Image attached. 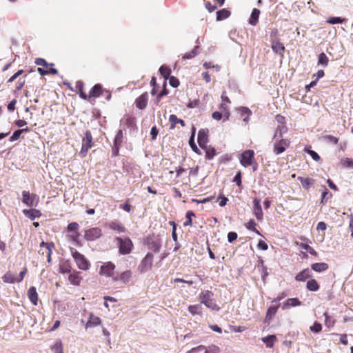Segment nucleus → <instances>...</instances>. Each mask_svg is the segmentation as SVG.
<instances>
[{"instance_id":"nucleus-44","label":"nucleus","mask_w":353,"mask_h":353,"mask_svg":"<svg viewBox=\"0 0 353 353\" xmlns=\"http://www.w3.org/2000/svg\"><path fill=\"white\" fill-rule=\"evenodd\" d=\"M345 21V19H342L338 17H330L327 22L330 24H337V23H343Z\"/></svg>"},{"instance_id":"nucleus-13","label":"nucleus","mask_w":353,"mask_h":353,"mask_svg":"<svg viewBox=\"0 0 353 353\" xmlns=\"http://www.w3.org/2000/svg\"><path fill=\"white\" fill-rule=\"evenodd\" d=\"M115 265L111 262H108L101 268V274H105L108 277L113 276V271Z\"/></svg>"},{"instance_id":"nucleus-49","label":"nucleus","mask_w":353,"mask_h":353,"mask_svg":"<svg viewBox=\"0 0 353 353\" xmlns=\"http://www.w3.org/2000/svg\"><path fill=\"white\" fill-rule=\"evenodd\" d=\"M310 330L315 333H319L322 330V325L318 322H315L312 326L310 327Z\"/></svg>"},{"instance_id":"nucleus-29","label":"nucleus","mask_w":353,"mask_h":353,"mask_svg":"<svg viewBox=\"0 0 353 353\" xmlns=\"http://www.w3.org/2000/svg\"><path fill=\"white\" fill-rule=\"evenodd\" d=\"M230 15V12L226 9H221L216 12V20L221 21L227 19Z\"/></svg>"},{"instance_id":"nucleus-25","label":"nucleus","mask_w":353,"mask_h":353,"mask_svg":"<svg viewBox=\"0 0 353 353\" xmlns=\"http://www.w3.org/2000/svg\"><path fill=\"white\" fill-rule=\"evenodd\" d=\"M301 302L297 298H290L288 299L283 306V308L284 309L285 307H295L301 305Z\"/></svg>"},{"instance_id":"nucleus-39","label":"nucleus","mask_w":353,"mask_h":353,"mask_svg":"<svg viewBox=\"0 0 353 353\" xmlns=\"http://www.w3.org/2000/svg\"><path fill=\"white\" fill-rule=\"evenodd\" d=\"M199 48V46H195L191 52H190L188 53H185L183 56V59H190L192 58H194L198 54Z\"/></svg>"},{"instance_id":"nucleus-38","label":"nucleus","mask_w":353,"mask_h":353,"mask_svg":"<svg viewBox=\"0 0 353 353\" xmlns=\"http://www.w3.org/2000/svg\"><path fill=\"white\" fill-rule=\"evenodd\" d=\"M54 353H63V345L61 341H57L52 347Z\"/></svg>"},{"instance_id":"nucleus-57","label":"nucleus","mask_w":353,"mask_h":353,"mask_svg":"<svg viewBox=\"0 0 353 353\" xmlns=\"http://www.w3.org/2000/svg\"><path fill=\"white\" fill-rule=\"evenodd\" d=\"M26 272H27L26 268H23V270L19 273V276H16V282L17 283L21 282L23 279L24 276L26 274Z\"/></svg>"},{"instance_id":"nucleus-4","label":"nucleus","mask_w":353,"mask_h":353,"mask_svg":"<svg viewBox=\"0 0 353 353\" xmlns=\"http://www.w3.org/2000/svg\"><path fill=\"white\" fill-rule=\"evenodd\" d=\"M71 254L79 269L87 270L89 268L90 263L83 254L74 249L71 250Z\"/></svg>"},{"instance_id":"nucleus-10","label":"nucleus","mask_w":353,"mask_h":353,"mask_svg":"<svg viewBox=\"0 0 353 353\" xmlns=\"http://www.w3.org/2000/svg\"><path fill=\"white\" fill-rule=\"evenodd\" d=\"M253 213L255 215L256 219L259 221H261L263 220V213L260 200L257 198H254L253 200Z\"/></svg>"},{"instance_id":"nucleus-28","label":"nucleus","mask_w":353,"mask_h":353,"mask_svg":"<svg viewBox=\"0 0 353 353\" xmlns=\"http://www.w3.org/2000/svg\"><path fill=\"white\" fill-rule=\"evenodd\" d=\"M194 135H195V128H193V131H192V135L190 138V140H189V145L190 146V148H192V150L199 154H201V151L199 150V149L197 148L195 142H194Z\"/></svg>"},{"instance_id":"nucleus-31","label":"nucleus","mask_w":353,"mask_h":353,"mask_svg":"<svg viewBox=\"0 0 353 353\" xmlns=\"http://www.w3.org/2000/svg\"><path fill=\"white\" fill-rule=\"evenodd\" d=\"M40 247H46V249L47 250V254H48V262L50 263L51 261V254H52V248L54 247V245L52 243H45L41 242Z\"/></svg>"},{"instance_id":"nucleus-53","label":"nucleus","mask_w":353,"mask_h":353,"mask_svg":"<svg viewBox=\"0 0 353 353\" xmlns=\"http://www.w3.org/2000/svg\"><path fill=\"white\" fill-rule=\"evenodd\" d=\"M343 165L349 168H353V159L345 158L343 160Z\"/></svg>"},{"instance_id":"nucleus-19","label":"nucleus","mask_w":353,"mask_h":353,"mask_svg":"<svg viewBox=\"0 0 353 353\" xmlns=\"http://www.w3.org/2000/svg\"><path fill=\"white\" fill-rule=\"evenodd\" d=\"M100 323L101 319L99 317L94 316L92 314H90L89 319L86 323V328L97 326Z\"/></svg>"},{"instance_id":"nucleus-21","label":"nucleus","mask_w":353,"mask_h":353,"mask_svg":"<svg viewBox=\"0 0 353 353\" xmlns=\"http://www.w3.org/2000/svg\"><path fill=\"white\" fill-rule=\"evenodd\" d=\"M102 93V86L100 84L94 85L92 89L90 90L89 97H99Z\"/></svg>"},{"instance_id":"nucleus-30","label":"nucleus","mask_w":353,"mask_h":353,"mask_svg":"<svg viewBox=\"0 0 353 353\" xmlns=\"http://www.w3.org/2000/svg\"><path fill=\"white\" fill-rule=\"evenodd\" d=\"M306 288L310 291L316 292L319 289V285L316 280L310 279L307 282Z\"/></svg>"},{"instance_id":"nucleus-60","label":"nucleus","mask_w":353,"mask_h":353,"mask_svg":"<svg viewBox=\"0 0 353 353\" xmlns=\"http://www.w3.org/2000/svg\"><path fill=\"white\" fill-rule=\"evenodd\" d=\"M237 239V234L234 232H230L228 234V240L230 243L233 242Z\"/></svg>"},{"instance_id":"nucleus-16","label":"nucleus","mask_w":353,"mask_h":353,"mask_svg":"<svg viewBox=\"0 0 353 353\" xmlns=\"http://www.w3.org/2000/svg\"><path fill=\"white\" fill-rule=\"evenodd\" d=\"M23 212L26 216L31 220H34L36 218H38L41 215V212L36 209L23 210Z\"/></svg>"},{"instance_id":"nucleus-41","label":"nucleus","mask_w":353,"mask_h":353,"mask_svg":"<svg viewBox=\"0 0 353 353\" xmlns=\"http://www.w3.org/2000/svg\"><path fill=\"white\" fill-rule=\"evenodd\" d=\"M194 213L192 211H188L185 214L187 220L183 223L184 226H189L192 225V218L194 216Z\"/></svg>"},{"instance_id":"nucleus-33","label":"nucleus","mask_w":353,"mask_h":353,"mask_svg":"<svg viewBox=\"0 0 353 353\" xmlns=\"http://www.w3.org/2000/svg\"><path fill=\"white\" fill-rule=\"evenodd\" d=\"M205 150V157L206 158L209 159H212L215 154H216V150L213 147H208L207 145H205L204 148H203Z\"/></svg>"},{"instance_id":"nucleus-37","label":"nucleus","mask_w":353,"mask_h":353,"mask_svg":"<svg viewBox=\"0 0 353 353\" xmlns=\"http://www.w3.org/2000/svg\"><path fill=\"white\" fill-rule=\"evenodd\" d=\"M2 279H3V282H5V283H17L16 282V276L10 273H6V274H4L2 277Z\"/></svg>"},{"instance_id":"nucleus-54","label":"nucleus","mask_w":353,"mask_h":353,"mask_svg":"<svg viewBox=\"0 0 353 353\" xmlns=\"http://www.w3.org/2000/svg\"><path fill=\"white\" fill-rule=\"evenodd\" d=\"M311 156V157L316 161L320 160V156L314 150H305Z\"/></svg>"},{"instance_id":"nucleus-5","label":"nucleus","mask_w":353,"mask_h":353,"mask_svg":"<svg viewBox=\"0 0 353 353\" xmlns=\"http://www.w3.org/2000/svg\"><path fill=\"white\" fill-rule=\"evenodd\" d=\"M273 145V152L276 155H279L284 152L290 147V141L288 139H274Z\"/></svg>"},{"instance_id":"nucleus-34","label":"nucleus","mask_w":353,"mask_h":353,"mask_svg":"<svg viewBox=\"0 0 353 353\" xmlns=\"http://www.w3.org/2000/svg\"><path fill=\"white\" fill-rule=\"evenodd\" d=\"M188 311L192 314H201L202 311V306L201 304L190 305L188 307Z\"/></svg>"},{"instance_id":"nucleus-55","label":"nucleus","mask_w":353,"mask_h":353,"mask_svg":"<svg viewBox=\"0 0 353 353\" xmlns=\"http://www.w3.org/2000/svg\"><path fill=\"white\" fill-rule=\"evenodd\" d=\"M21 134V132L19 131V130L14 131V133L12 134V135L9 139L10 141L12 142V141L18 140L19 139Z\"/></svg>"},{"instance_id":"nucleus-42","label":"nucleus","mask_w":353,"mask_h":353,"mask_svg":"<svg viewBox=\"0 0 353 353\" xmlns=\"http://www.w3.org/2000/svg\"><path fill=\"white\" fill-rule=\"evenodd\" d=\"M245 226H246L247 229L256 232L259 235H261V233L259 232V231L256 228V223L254 222V220H250L245 224Z\"/></svg>"},{"instance_id":"nucleus-62","label":"nucleus","mask_w":353,"mask_h":353,"mask_svg":"<svg viewBox=\"0 0 353 353\" xmlns=\"http://www.w3.org/2000/svg\"><path fill=\"white\" fill-rule=\"evenodd\" d=\"M205 6V8L208 9V10L210 12H212L214 11L216 9V6L212 5L211 3L209 2V1L206 2Z\"/></svg>"},{"instance_id":"nucleus-1","label":"nucleus","mask_w":353,"mask_h":353,"mask_svg":"<svg viewBox=\"0 0 353 353\" xmlns=\"http://www.w3.org/2000/svg\"><path fill=\"white\" fill-rule=\"evenodd\" d=\"M201 303L204 304L212 310L219 311L220 307L216 303L214 293L210 290H204L199 294Z\"/></svg>"},{"instance_id":"nucleus-2","label":"nucleus","mask_w":353,"mask_h":353,"mask_svg":"<svg viewBox=\"0 0 353 353\" xmlns=\"http://www.w3.org/2000/svg\"><path fill=\"white\" fill-rule=\"evenodd\" d=\"M115 240L118 243L121 254H128L132 252L133 243L129 238L117 237Z\"/></svg>"},{"instance_id":"nucleus-9","label":"nucleus","mask_w":353,"mask_h":353,"mask_svg":"<svg viewBox=\"0 0 353 353\" xmlns=\"http://www.w3.org/2000/svg\"><path fill=\"white\" fill-rule=\"evenodd\" d=\"M22 195L23 203L29 207L35 205V202L37 203L39 201V197L36 194H30L29 192L23 191Z\"/></svg>"},{"instance_id":"nucleus-51","label":"nucleus","mask_w":353,"mask_h":353,"mask_svg":"<svg viewBox=\"0 0 353 353\" xmlns=\"http://www.w3.org/2000/svg\"><path fill=\"white\" fill-rule=\"evenodd\" d=\"M205 353H219V348L216 345H210L204 349Z\"/></svg>"},{"instance_id":"nucleus-46","label":"nucleus","mask_w":353,"mask_h":353,"mask_svg":"<svg viewBox=\"0 0 353 353\" xmlns=\"http://www.w3.org/2000/svg\"><path fill=\"white\" fill-rule=\"evenodd\" d=\"M148 246L150 250H152L154 252H159L161 248V244L159 241H152L148 243Z\"/></svg>"},{"instance_id":"nucleus-61","label":"nucleus","mask_w":353,"mask_h":353,"mask_svg":"<svg viewBox=\"0 0 353 353\" xmlns=\"http://www.w3.org/2000/svg\"><path fill=\"white\" fill-rule=\"evenodd\" d=\"M23 70H18L14 74H13L8 81L9 83L13 82L19 75L23 73Z\"/></svg>"},{"instance_id":"nucleus-50","label":"nucleus","mask_w":353,"mask_h":353,"mask_svg":"<svg viewBox=\"0 0 353 353\" xmlns=\"http://www.w3.org/2000/svg\"><path fill=\"white\" fill-rule=\"evenodd\" d=\"M302 247V248H303L305 250H306L307 252H308L310 254L312 255H314V256H316L317 255V253L309 245L307 244H301V245Z\"/></svg>"},{"instance_id":"nucleus-36","label":"nucleus","mask_w":353,"mask_h":353,"mask_svg":"<svg viewBox=\"0 0 353 353\" xmlns=\"http://www.w3.org/2000/svg\"><path fill=\"white\" fill-rule=\"evenodd\" d=\"M159 72L166 80L169 78L171 71L170 69H169L168 67L161 65L159 68Z\"/></svg>"},{"instance_id":"nucleus-40","label":"nucleus","mask_w":353,"mask_h":353,"mask_svg":"<svg viewBox=\"0 0 353 353\" xmlns=\"http://www.w3.org/2000/svg\"><path fill=\"white\" fill-rule=\"evenodd\" d=\"M123 141V132L121 130H119L114 138V146H120L121 143Z\"/></svg>"},{"instance_id":"nucleus-35","label":"nucleus","mask_w":353,"mask_h":353,"mask_svg":"<svg viewBox=\"0 0 353 353\" xmlns=\"http://www.w3.org/2000/svg\"><path fill=\"white\" fill-rule=\"evenodd\" d=\"M276 339V336L274 335H270L263 339V341L265 343L268 347H272L274 345V342Z\"/></svg>"},{"instance_id":"nucleus-3","label":"nucleus","mask_w":353,"mask_h":353,"mask_svg":"<svg viewBox=\"0 0 353 353\" xmlns=\"http://www.w3.org/2000/svg\"><path fill=\"white\" fill-rule=\"evenodd\" d=\"M93 146L92 137L90 130H87L82 139V146L79 155L81 157H85L89 149Z\"/></svg>"},{"instance_id":"nucleus-26","label":"nucleus","mask_w":353,"mask_h":353,"mask_svg":"<svg viewBox=\"0 0 353 353\" xmlns=\"http://www.w3.org/2000/svg\"><path fill=\"white\" fill-rule=\"evenodd\" d=\"M169 121L171 123V129H173L176 123H180L182 126H185V121L182 119H178L175 114L170 115Z\"/></svg>"},{"instance_id":"nucleus-63","label":"nucleus","mask_w":353,"mask_h":353,"mask_svg":"<svg viewBox=\"0 0 353 353\" xmlns=\"http://www.w3.org/2000/svg\"><path fill=\"white\" fill-rule=\"evenodd\" d=\"M158 132H159V130H158V129L157 128V127H156V126H153V127L151 128V130H150V134L152 135V140L156 139L157 136V134H158Z\"/></svg>"},{"instance_id":"nucleus-7","label":"nucleus","mask_w":353,"mask_h":353,"mask_svg":"<svg viewBox=\"0 0 353 353\" xmlns=\"http://www.w3.org/2000/svg\"><path fill=\"white\" fill-rule=\"evenodd\" d=\"M102 235V231L99 228H92L85 231L84 238L86 241H93L99 239Z\"/></svg>"},{"instance_id":"nucleus-11","label":"nucleus","mask_w":353,"mask_h":353,"mask_svg":"<svg viewBox=\"0 0 353 353\" xmlns=\"http://www.w3.org/2000/svg\"><path fill=\"white\" fill-rule=\"evenodd\" d=\"M208 140V130L201 129L198 132L197 141L201 148H204L206 145Z\"/></svg>"},{"instance_id":"nucleus-23","label":"nucleus","mask_w":353,"mask_h":353,"mask_svg":"<svg viewBox=\"0 0 353 353\" xmlns=\"http://www.w3.org/2000/svg\"><path fill=\"white\" fill-rule=\"evenodd\" d=\"M311 268L317 272H321L328 269V265L325 263H316L311 265Z\"/></svg>"},{"instance_id":"nucleus-22","label":"nucleus","mask_w":353,"mask_h":353,"mask_svg":"<svg viewBox=\"0 0 353 353\" xmlns=\"http://www.w3.org/2000/svg\"><path fill=\"white\" fill-rule=\"evenodd\" d=\"M298 180L301 182L302 186L305 189H309L310 187L314 183V180L309 177H301L299 176Z\"/></svg>"},{"instance_id":"nucleus-47","label":"nucleus","mask_w":353,"mask_h":353,"mask_svg":"<svg viewBox=\"0 0 353 353\" xmlns=\"http://www.w3.org/2000/svg\"><path fill=\"white\" fill-rule=\"evenodd\" d=\"M79 228V225L77 222H72L68 224L67 230L70 232H77Z\"/></svg>"},{"instance_id":"nucleus-17","label":"nucleus","mask_w":353,"mask_h":353,"mask_svg":"<svg viewBox=\"0 0 353 353\" xmlns=\"http://www.w3.org/2000/svg\"><path fill=\"white\" fill-rule=\"evenodd\" d=\"M311 277H312L311 271L308 268H306V269L303 270V271H301V272H299L296 276L295 279L297 281H305L307 279L311 278Z\"/></svg>"},{"instance_id":"nucleus-27","label":"nucleus","mask_w":353,"mask_h":353,"mask_svg":"<svg viewBox=\"0 0 353 353\" xmlns=\"http://www.w3.org/2000/svg\"><path fill=\"white\" fill-rule=\"evenodd\" d=\"M109 228L111 230L117 231L118 233H122L125 232V228L119 222L112 221L109 223Z\"/></svg>"},{"instance_id":"nucleus-58","label":"nucleus","mask_w":353,"mask_h":353,"mask_svg":"<svg viewBox=\"0 0 353 353\" xmlns=\"http://www.w3.org/2000/svg\"><path fill=\"white\" fill-rule=\"evenodd\" d=\"M170 85L173 88H177L179 85V81L176 78L172 76L170 78Z\"/></svg>"},{"instance_id":"nucleus-64","label":"nucleus","mask_w":353,"mask_h":353,"mask_svg":"<svg viewBox=\"0 0 353 353\" xmlns=\"http://www.w3.org/2000/svg\"><path fill=\"white\" fill-rule=\"evenodd\" d=\"M258 248L259 249H261L262 250H267L268 248V246L265 241L260 240L258 243Z\"/></svg>"},{"instance_id":"nucleus-6","label":"nucleus","mask_w":353,"mask_h":353,"mask_svg":"<svg viewBox=\"0 0 353 353\" xmlns=\"http://www.w3.org/2000/svg\"><path fill=\"white\" fill-rule=\"evenodd\" d=\"M153 257V254L148 252L142 259L138 267V270L140 273L143 274L151 270L152 267Z\"/></svg>"},{"instance_id":"nucleus-52","label":"nucleus","mask_w":353,"mask_h":353,"mask_svg":"<svg viewBox=\"0 0 353 353\" xmlns=\"http://www.w3.org/2000/svg\"><path fill=\"white\" fill-rule=\"evenodd\" d=\"M205 349V346L204 345H199L196 347H193L191 350H188L187 353H199V352L203 351Z\"/></svg>"},{"instance_id":"nucleus-15","label":"nucleus","mask_w":353,"mask_h":353,"mask_svg":"<svg viewBox=\"0 0 353 353\" xmlns=\"http://www.w3.org/2000/svg\"><path fill=\"white\" fill-rule=\"evenodd\" d=\"M272 49L275 53L279 54V55H281L282 57L283 56V52L285 51V47L279 41H272Z\"/></svg>"},{"instance_id":"nucleus-14","label":"nucleus","mask_w":353,"mask_h":353,"mask_svg":"<svg viewBox=\"0 0 353 353\" xmlns=\"http://www.w3.org/2000/svg\"><path fill=\"white\" fill-rule=\"evenodd\" d=\"M237 111L241 114V117H243V120L245 123L249 121V117L252 114L251 110L247 107H239L237 108Z\"/></svg>"},{"instance_id":"nucleus-8","label":"nucleus","mask_w":353,"mask_h":353,"mask_svg":"<svg viewBox=\"0 0 353 353\" xmlns=\"http://www.w3.org/2000/svg\"><path fill=\"white\" fill-rule=\"evenodd\" d=\"M254 152L252 150L244 151L240 157V163L244 167H248L252 163Z\"/></svg>"},{"instance_id":"nucleus-32","label":"nucleus","mask_w":353,"mask_h":353,"mask_svg":"<svg viewBox=\"0 0 353 353\" xmlns=\"http://www.w3.org/2000/svg\"><path fill=\"white\" fill-rule=\"evenodd\" d=\"M132 276V272L130 270H126L120 274L119 279L125 284L130 281Z\"/></svg>"},{"instance_id":"nucleus-18","label":"nucleus","mask_w":353,"mask_h":353,"mask_svg":"<svg viewBox=\"0 0 353 353\" xmlns=\"http://www.w3.org/2000/svg\"><path fill=\"white\" fill-rule=\"evenodd\" d=\"M28 295L32 303L34 305H37L38 301V296L36 288L34 286L30 287L28 291Z\"/></svg>"},{"instance_id":"nucleus-20","label":"nucleus","mask_w":353,"mask_h":353,"mask_svg":"<svg viewBox=\"0 0 353 353\" xmlns=\"http://www.w3.org/2000/svg\"><path fill=\"white\" fill-rule=\"evenodd\" d=\"M287 127L285 125H279L275 130L273 139H283V134L287 132Z\"/></svg>"},{"instance_id":"nucleus-56","label":"nucleus","mask_w":353,"mask_h":353,"mask_svg":"<svg viewBox=\"0 0 353 353\" xmlns=\"http://www.w3.org/2000/svg\"><path fill=\"white\" fill-rule=\"evenodd\" d=\"M233 182L236 183V184L239 186L241 185V173L239 171L233 179Z\"/></svg>"},{"instance_id":"nucleus-43","label":"nucleus","mask_w":353,"mask_h":353,"mask_svg":"<svg viewBox=\"0 0 353 353\" xmlns=\"http://www.w3.org/2000/svg\"><path fill=\"white\" fill-rule=\"evenodd\" d=\"M318 63L324 66L327 65L328 58L324 52H321L319 55Z\"/></svg>"},{"instance_id":"nucleus-12","label":"nucleus","mask_w":353,"mask_h":353,"mask_svg":"<svg viewBox=\"0 0 353 353\" xmlns=\"http://www.w3.org/2000/svg\"><path fill=\"white\" fill-rule=\"evenodd\" d=\"M148 95L147 92L143 93L135 101L136 106L140 109L143 110L147 105Z\"/></svg>"},{"instance_id":"nucleus-48","label":"nucleus","mask_w":353,"mask_h":353,"mask_svg":"<svg viewBox=\"0 0 353 353\" xmlns=\"http://www.w3.org/2000/svg\"><path fill=\"white\" fill-rule=\"evenodd\" d=\"M35 63L37 65H41V66H43L45 68H46L48 67L49 65H54L53 63L49 64L44 59H42V58H37V59H36Z\"/></svg>"},{"instance_id":"nucleus-45","label":"nucleus","mask_w":353,"mask_h":353,"mask_svg":"<svg viewBox=\"0 0 353 353\" xmlns=\"http://www.w3.org/2000/svg\"><path fill=\"white\" fill-rule=\"evenodd\" d=\"M70 282L73 284L78 285L81 282V279L76 274H70L68 276Z\"/></svg>"},{"instance_id":"nucleus-24","label":"nucleus","mask_w":353,"mask_h":353,"mask_svg":"<svg viewBox=\"0 0 353 353\" xmlns=\"http://www.w3.org/2000/svg\"><path fill=\"white\" fill-rule=\"evenodd\" d=\"M259 14H260V10L259 9L254 8L251 13V15H250V17L249 19V23L252 26H255L258 22Z\"/></svg>"},{"instance_id":"nucleus-59","label":"nucleus","mask_w":353,"mask_h":353,"mask_svg":"<svg viewBox=\"0 0 353 353\" xmlns=\"http://www.w3.org/2000/svg\"><path fill=\"white\" fill-rule=\"evenodd\" d=\"M199 99H195L194 101H190L188 104H187V107L188 108H196L199 105Z\"/></svg>"}]
</instances>
